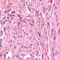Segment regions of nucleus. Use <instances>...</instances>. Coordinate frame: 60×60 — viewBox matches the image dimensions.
I'll return each mask as SVG.
<instances>
[{"instance_id":"f03ea898","label":"nucleus","mask_w":60,"mask_h":60,"mask_svg":"<svg viewBox=\"0 0 60 60\" xmlns=\"http://www.w3.org/2000/svg\"><path fill=\"white\" fill-rule=\"evenodd\" d=\"M50 9H51L50 8H49V12L50 11Z\"/></svg>"},{"instance_id":"cd10ccee","label":"nucleus","mask_w":60,"mask_h":60,"mask_svg":"<svg viewBox=\"0 0 60 60\" xmlns=\"http://www.w3.org/2000/svg\"><path fill=\"white\" fill-rule=\"evenodd\" d=\"M40 13L41 15H42V14H41V13L40 12Z\"/></svg>"},{"instance_id":"ea45409f","label":"nucleus","mask_w":60,"mask_h":60,"mask_svg":"<svg viewBox=\"0 0 60 60\" xmlns=\"http://www.w3.org/2000/svg\"><path fill=\"white\" fill-rule=\"evenodd\" d=\"M38 12V11H37V12H36V13H37V12Z\"/></svg>"},{"instance_id":"8fccbe9b","label":"nucleus","mask_w":60,"mask_h":60,"mask_svg":"<svg viewBox=\"0 0 60 60\" xmlns=\"http://www.w3.org/2000/svg\"><path fill=\"white\" fill-rule=\"evenodd\" d=\"M15 49H16V47H15Z\"/></svg>"},{"instance_id":"5701e85b","label":"nucleus","mask_w":60,"mask_h":60,"mask_svg":"<svg viewBox=\"0 0 60 60\" xmlns=\"http://www.w3.org/2000/svg\"><path fill=\"white\" fill-rule=\"evenodd\" d=\"M28 8L30 10V8H29V7H28Z\"/></svg>"},{"instance_id":"0e129e2a","label":"nucleus","mask_w":60,"mask_h":60,"mask_svg":"<svg viewBox=\"0 0 60 60\" xmlns=\"http://www.w3.org/2000/svg\"><path fill=\"white\" fill-rule=\"evenodd\" d=\"M30 45H31V46H32V44H31Z\"/></svg>"},{"instance_id":"f8f14e48","label":"nucleus","mask_w":60,"mask_h":60,"mask_svg":"<svg viewBox=\"0 0 60 60\" xmlns=\"http://www.w3.org/2000/svg\"><path fill=\"white\" fill-rule=\"evenodd\" d=\"M7 19H10V18H9V17H8L7 18Z\"/></svg>"},{"instance_id":"393cba45","label":"nucleus","mask_w":60,"mask_h":60,"mask_svg":"<svg viewBox=\"0 0 60 60\" xmlns=\"http://www.w3.org/2000/svg\"><path fill=\"white\" fill-rule=\"evenodd\" d=\"M27 3H28V2H26V4H27Z\"/></svg>"},{"instance_id":"f704fd0d","label":"nucleus","mask_w":60,"mask_h":60,"mask_svg":"<svg viewBox=\"0 0 60 60\" xmlns=\"http://www.w3.org/2000/svg\"><path fill=\"white\" fill-rule=\"evenodd\" d=\"M6 22H7V20H6Z\"/></svg>"},{"instance_id":"c03bdc74","label":"nucleus","mask_w":60,"mask_h":60,"mask_svg":"<svg viewBox=\"0 0 60 60\" xmlns=\"http://www.w3.org/2000/svg\"><path fill=\"white\" fill-rule=\"evenodd\" d=\"M33 20L34 21V19H33Z\"/></svg>"},{"instance_id":"4d7b16f0","label":"nucleus","mask_w":60,"mask_h":60,"mask_svg":"<svg viewBox=\"0 0 60 60\" xmlns=\"http://www.w3.org/2000/svg\"><path fill=\"white\" fill-rule=\"evenodd\" d=\"M17 56V57H18L19 56Z\"/></svg>"},{"instance_id":"680f3d73","label":"nucleus","mask_w":60,"mask_h":60,"mask_svg":"<svg viewBox=\"0 0 60 60\" xmlns=\"http://www.w3.org/2000/svg\"><path fill=\"white\" fill-rule=\"evenodd\" d=\"M10 58V57H9L8 58Z\"/></svg>"},{"instance_id":"37998d69","label":"nucleus","mask_w":60,"mask_h":60,"mask_svg":"<svg viewBox=\"0 0 60 60\" xmlns=\"http://www.w3.org/2000/svg\"><path fill=\"white\" fill-rule=\"evenodd\" d=\"M2 56V54H1L0 55V56Z\"/></svg>"},{"instance_id":"a19ab883","label":"nucleus","mask_w":60,"mask_h":60,"mask_svg":"<svg viewBox=\"0 0 60 60\" xmlns=\"http://www.w3.org/2000/svg\"><path fill=\"white\" fill-rule=\"evenodd\" d=\"M58 2H59L60 1V0H58Z\"/></svg>"},{"instance_id":"9b49d317","label":"nucleus","mask_w":60,"mask_h":60,"mask_svg":"<svg viewBox=\"0 0 60 60\" xmlns=\"http://www.w3.org/2000/svg\"><path fill=\"white\" fill-rule=\"evenodd\" d=\"M54 29V28L52 29V32H53V31Z\"/></svg>"},{"instance_id":"412c9836","label":"nucleus","mask_w":60,"mask_h":60,"mask_svg":"<svg viewBox=\"0 0 60 60\" xmlns=\"http://www.w3.org/2000/svg\"><path fill=\"white\" fill-rule=\"evenodd\" d=\"M48 25H49V22L48 23Z\"/></svg>"},{"instance_id":"bf43d9fd","label":"nucleus","mask_w":60,"mask_h":60,"mask_svg":"<svg viewBox=\"0 0 60 60\" xmlns=\"http://www.w3.org/2000/svg\"><path fill=\"white\" fill-rule=\"evenodd\" d=\"M21 37H23V36H21Z\"/></svg>"},{"instance_id":"49530a36","label":"nucleus","mask_w":60,"mask_h":60,"mask_svg":"<svg viewBox=\"0 0 60 60\" xmlns=\"http://www.w3.org/2000/svg\"><path fill=\"white\" fill-rule=\"evenodd\" d=\"M49 2V1H48V3Z\"/></svg>"},{"instance_id":"ddd939ff","label":"nucleus","mask_w":60,"mask_h":60,"mask_svg":"<svg viewBox=\"0 0 60 60\" xmlns=\"http://www.w3.org/2000/svg\"><path fill=\"white\" fill-rule=\"evenodd\" d=\"M15 11H14V12H13V14H15Z\"/></svg>"},{"instance_id":"2eb2a0df","label":"nucleus","mask_w":60,"mask_h":60,"mask_svg":"<svg viewBox=\"0 0 60 60\" xmlns=\"http://www.w3.org/2000/svg\"><path fill=\"white\" fill-rule=\"evenodd\" d=\"M58 26V23H57V26Z\"/></svg>"},{"instance_id":"b1692460","label":"nucleus","mask_w":60,"mask_h":60,"mask_svg":"<svg viewBox=\"0 0 60 60\" xmlns=\"http://www.w3.org/2000/svg\"><path fill=\"white\" fill-rule=\"evenodd\" d=\"M6 18V17H4V19H5V18Z\"/></svg>"},{"instance_id":"3c124183","label":"nucleus","mask_w":60,"mask_h":60,"mask_svg":"<svg viewBox=\"0 0 60 60\" xmlns=\"http://www.w3.org/2000/svg\"><path fill=\"white\" fill-rule=\"evenodd\" d=\"M46 56L47 55V53H46Z\"/></svg>"},{"instance_id":"4c0bfd02","label":"nucleus","mask_w":60,"mask_h":60,"mask_svg":"<svg viewBox=\"0 0 60 60\" xmlns=\"http://www.w3.org/2000/svg\"><path fill=\"white\" fill-rule=\"evenodd\" d=\"M20 50H21V49H20L19 50V51H20Z\"/></svg>"},{"instance_id":"a878e982","label":"nucleus","mask_w":60,"mask_h":60,"mask_svg":"<svg viewBox=\"0 0 60 60\" xmlns=\"http://www.w3.org/2000/svg\"><path fill=\"white\" fill-rule=\"evenodd\" d=\"M46 38H47V39H48V37H46Z\"/></svg>"},{"instance_id":"09e8293b","label":"nucleus","mask_w":60,"mask_h":60,"mask_svg":"<svg viewBox=\"0 0 60 60\" xmlns=\"http://www.w3.org/2000/svg\"><path fill=\"white\" fill-rule=\"evenodd\" d=\"M57 20H58L57 19H56V21H57Z\"/></svg>"},{"instance_id":"473e14b6","label":"nucleus","mask_w":60,"mask_h":60,"mask_svg":"<svg viewBox=\"0 0 60 60\" xmlns=\"http://www.w3.org/2000/svg\"><path fill=\"white\" fill-rule=\"evenodd\" d=\"M43 54L42 55V58H43Z\"/></svg>"},{"instance_id":"58836bf2","label":"nucleus","mask_w":60,"mask_h":60,"mask_svg":"<svg viewBox=\"0 0 60 60\" xmlns=\"http://www.w3.org/2000/svg\"><path fill=\"white\" fill-rule=\"evenodd\" d=\"M31 9H30V11H31Z\"/></svg>"},{"instance_id":"338daca9","label":"nucleus","mask_w":60,"mask_h":60,"mask_svg":"<svg viewBox=\"0 0 60 60\" xmlns=\"http://www.w3.org/2000/svg\"><path fill=\"white\" fill-rule=\"evenodd\" d=\"M13 53H14V51H13Z\"/></svg>"},{"instance_id":"69168bd1","label":"nucleus","mask_w":60,"mask_h":60,"mask_svg":"<svg viewBox=\"0 0 60 60\" xmlns=\"http://www.w3.org/2000/svg\"><path fill=\"white\" fill-rule=\"evenodd\" d=\"M39 23H41V22H39Z\"/></svg>"},{"instance_id":"c85d7f7f","label":"nucleus","mask_w":60,"mask_h":60,"mask_svg":"<svg viewBox=\"0 0 60 60\" xmlns=\"http://www.w3.org/2000/svg\"><path fill=\"white\" fill-rule=\"evenodd\" d=\"M12 16H13V17H14L15 16V15H12Z\"/></svg>"},{"instance_id":"a211bd4d","label":"nucleus","mask_w":60,"mask_h":60,"mask_svg":"<svg viewBox=\"0 0 60 60\" xmlns=\"http://www.w3.org/2000/svg\"><path fill=\"white\" fill-rule=\"evenodd\" d=\"M30 25H31V26H33V25L32 24H31V23H30Z\"/></svg>"},{"instance_id":"864d4df0","label":"nucleus","mask_w":60,"mask_h":60,"mask_svg":"<svg viewBox=\"0 0 60 60\" xmlns=\"http://www.w3.org/2000/svg\"><path fill=\"white\" fill-rule=\"evenodd\" d=\"M38 45H39V44H38Z\"/></svg>"},{"instance_id":"4be33fe9","label":"nucleus","mask_w":60,"mask_h":60,"mask_svg":"<svg viewBox=\"0 0 60 60\" xmlns=\"http://www.w3.org/2000/svg\"><path fill=\"white\" fill-rule=\"evenodd\" d=\"M4 56L5 57H6V56L5 55V54H4Z\"/></svg>"},{"instance_id":"bb28decb","label":"nucleus","mask_w":60,"mask_h":60,"mask_svg":"<svg viewBox=\"0 0 60 60\" xmlns=\"http://www.w3.org/2000/svg\"><path fill=\"white\" fill-rule=\"evenodd\" d=\"M52 52H53V48L52 49Z\"/></svg>"},{"instance_id":"6ab92c4d","label":"nucleus","mask_w":60,"mask_h":60,"mask_svg":"<svg viewBox=\"0 0 60 60\" xmlns=\"http://www.w3.org/2000/svg\"><path fill=\"white\" fill-rule=\"evenodd\" d=\"M17 25H19V22H18L17 23Z\"/></svg>"},{"instance_id":"7ed1b4c3","label":"nucleus","mask_w":60,"mask_h":60,"mask_svg":"<svg viewBox=\"0 0 60 60\" xmlns=\"http://www.w3.org/2000/svg\"><path fill=\"white\" fill-rule=\"evenodd\" d=\"M3 33V30H2L1 31V34H2Z\"/></svg>"},{"instance_id":"c756f323","label":"nucleus","mask_w":60,"mask_h":60,"mask_svg":"<svg viewBox=\"0 0 60 60\" xmlns=\"http://www.w3.org/2000/svg\"><path fill=\"white\" fill-rule=\"evenodd\" d=\"M13 19V17L11 18V19Z\"/></svg>"},{"instance_id":"aec40b11","label":"nucleus","mask_w":60,"mask_h":60,"mask_svg":"<svg viewBox=\"0 0 60 60\" xmlns=\"http://www.w3.org/2000/svg\"><path fill=\"white\" fill-rule=\"evenodd\" d=\"M48 13H47L46 14V16H47V15H48Z\"/></svg>"},{"instance_id":"6e6d98bb","label":"nucleus","mask_w":60,"mask_h":60,"mask_svg":"<svg viewBox=\"0 0 60 60\" xmlns=\"http://www.w3.org/2000/svg\"><path fill=\"white\" fill-rule=\"evenodd\" d=\"M10 15V14H8V15Z\"/></svg>"},{"instance_id":"9d476101","label":"nucleus","mask_w":60,"mask_h":60,"mask_svg":"<svg viewBox=\"0 0 60 60\" xmlns=\"http://www.w3.org/2000/svg\"><path fill=\"white\" fill-rule=\"evenodd\" d=\"M1 23L2 25V20H1Z\"/></svg>"},{"instance_id":"1a4fd4ad","label":"nucleus","mask_w":60,"mask_h":60,"mask_svg":"<svg viewBox=\"0 0 60 60\" xmlns=\"http://www.w3.org/2000/svg\"><path fill=\"white\" fill-rule=\"evenodd\" d=\"M52 26H54V23H52Z\"/></svg>"},{"instance_id":"423d86ee","label":"nucleus","mask_w":60,"mask_h":60,"mask_svg":"<svg viewBox=\"0 0 60 60\" xmlns=\"http://www.w3.org/2000/svg\"><path fill=\"white\" fill-rule=\"evenodd\" d=\"M48 20H49V19H50V17H49V18H48Z\"/></svg>"},{"instance_id":"7c9ffc66","label":"nucleus","mask_w":60,"mask_h":60,"mask_svg":"<svg viewBox=\"0 0 60 60\" xmlns=\"http://www.w3.org/2000/svg\"><path fill=\"white\" fill-rule=\"evenodd\" d=\"M18 17H20V15H18Z\"/></svg>"},{"instance_id":"de8ad7c7","label":"nucleus","mask_w":60,"mask_h":60,"mask_svg":"<svg viewBox=\"0 0 60 60\" xmlns=\"http://www.w3.org/2000/svg\"><path fill=\"white\" fill-rule=\"evenodd\" d=\"M23 3H25V1H23Z\"/></svg>"},{"instance_id":"774afa93","label":"nucleus","mask_w":60,"mask_h":60,"mask_svg":"<svg viewBox=\"0 0 60 60\" xmlns=\"http://www.w3.org/2000/svg\"><path fill=\"white\" fill-rule=\"evenodd\" d=\"M33 17H34V15H33Z\"/></svg>"},{"instance_id":"6e6552de","label":"nucleus","mask_w":60,"mask_h":60,"mask_svg":"<svg viewBox=\"0 0 60 60\" xmlns=\"http://www.w3.org/2000/svg\"><path fill=\"white\" fill-rule=\"evenodd\" d=\"M6 12H7V11H5L4 12V13H6Z\"/></svg>"},{"instance_id":"e433bc0d","label":"nucleus","mask_w":60,"mask_h":60,"mask_svg":"<svg viewBox=\"0 0 60 60\" xmlns=\"http://www.w3.org/2000/svg\"><path fill=\"white\" fill-rule=\"evenodd\" d=\"M53 56L54 57V53H53Z\"/></svg>"},{"instance_id":"c9c22d12","label":"nucleus","mask_w":60,"mask_h":60,"mask_svg":"<svg viewBox=\"0 0 60 60\" xmlns=\"http://www.w3.org/2000/svg\"><path fill=\"white\" fill-rule=\"evenodd\" d=\"M10 17H11V15H10Z\"/></svg>"},{"instance_id":"72a5a7b5","label":"nucleus","mask_w":60,"mask_h":60,"mask_svg":"<svg viewBox=\"0 0 60 60\" xmlns=\"http://www.w3.org/2000/svg\"><path fill=\"white\" fill-rule=\"evenodd\" d=\"M21 20L22 19V17H21L20 18Z\"/></svg>"},{"instance_id":"dca6fc26","label":"nucleus","mask_w":60,"mask_h":60,"mask_svg":"<svg viewBox=\"0 0 60 60\" xmlns=\"http://www.w3.org/2000/svg\"><path fill=\"white\" fill-rule=\"evenodd\" d=\"M57 53V52H56V51H55V54H56Z\"/></svg>"},{"instance_id":"0eeeda50","label":"nucleus","mask_w":60,"mask_h":60,"mask_svg":"<svg viewBox=\"0 0 60 60\" xmlns=\"http://www.w3.org/2000/svg\"><path fill=\"white\" fill-rule=\"evenodd\" d=\"M5 21L3 23V25H4V24H5Z\"/></svg>"},{"instance_id":"a18cd8bd","label":"nucleus","mask_w":60,"mask_h":60,"mask_svg":"<svg viewBox=\"0 0 60 60\" xmlns=\"http://www.w3.org/2000/svg\"><path fill=\"white\" fill-rule=\"evenodd\" d=\"M11 23V22H10V23Z\"/></svg>"},{"instance_id":"052dcab7","label":"nucleus","mask_w":60,"mask_h":60,"mask_svg":"<svg viewBox=\"0 0 60 60\" xmlns=\"http://www.w3.org/2000/svg\"><path fill=\"white\" fill-rule=\"evenodd\" d=\"M56 17L57 18V16H56Z\"/></svg>"},{"instance_id":"4468645a","label":"nucleus","mask_w":60,"mask_h":60,"mask_svg":"<svg viewBox=\"0 0 60 60\" xmlns=\"http://www.w3.org/2000/svg\"><path fill=\"white\" fill-rule=\"evenodd\" d=\"M13 13V11H12L11 12V13H12H12Z\"/></svg>"},{"instance_id":"5fc2aeb1","label":"nucleus","mask_w":60,"mask_h":60,"mask_svg":"<svg viewBox=\"0 0 60 60\" xmlns=\"http://www.w3.org/2000/svg\"><path fill=\"white\" fill-rule=\"evenodd\" d=\"M8 7H10V6H8Z\"/></svg>"},{"instance_id":"79ce46f5","label":"nucleus","mask_w":60,"mask_h":60,"mask_svg":"<svg viewBox=\"0 0 60 60\" xmlns=\"http://www.w3.org/2000/svg\"><path fill=\"white\" fill-rule=\"evenodd\" d=\"M7 33L6 32V33H5V35Z\"/></svg>"},{"instance_id":"f3484780","label":"nucleus","mask_w":60,"mask_h":60,"mask_svg":"<svg viewBox=\"0 0 60 60\" xmlns=\"http://www.w3.org/2000/svg\"><path fill=\"white\" fill-rule=\"evenodd\" d=\"M0 47L1 48H2V45H1V44H0Z\"/></svg>"},{"instance_id":"13d9d810","label":"nucleus","mask_w":60,"mask_h":60,"mask_svg":"<svg viewBox=\"0 0 60 60\" xmlns=\"http://www.w3.org/2000/svg\"><path fill=\"white\" fill-rule=\"evenodd\" d=\"M20 58H21V57H19V59H20Z\"/></svg>"},{"instance_id":"f257e3e1","label":"nucleus","mask_w":60,"mask_h":60,"mask_svg":"<svg viewBox=\"0 0 60 60\" xmlns=\"http://www.w3.org/2000/svg\"><path fill=\"white\" fill-rule=\"evenodd\" d=\"M4 32H5L6 31V28H4Z\"/></svg>"},{"instance_id":"39448f33","label":"nucleus","mask_w":60,"mask_h":60,"mask_svg":"<svg viewBox=\"0 0 60 60\" xmlns=\"http://www.w3.org/2000/svg\"><path fill=\"white\" fill-rule=\"evenodd\" d=\"M2 39H0V42H1V41H2Z\"/></svg>"},{"instance_id":"20e7f679","label":"nucleus","mask_w":60,"mask_h":60,"mask_svg":"<svg viewBox=\"0 0 60 60\" xmlns=\"http://www.w3.org/2000/svg\"><path fill=\"white\" fill-rule=\"evenodd\" d=\"M56 36H55V37L54 38V40H55V38H56Z\"/></svg>"},{"instance_id":"e2e57ef3","label":"nucleus","mask_w":60,"mask_h":60,"mask_svg":"<svg viewBox=\"0 0 60 60\" xmlns=\"http://www.w3.org/2000/svg\"><path fill=\"white\" fill-rule=\"evenodd\" d=\"M1 42H0V44H1Z\"/></svg>"},{"instance_id":"2f4dec72","label":"nucleus","mask_w":60,"mask_h":60,"mask_svg":"<svg viewBox=\"0 0 60 60\" xmlns=\"http://www.w3.org/2000/svg\"><path fill=\"white\" fill-rule=\"evenodd\" d=\"M59 34H60V30H59Z\"/></svg>"},{"instance_id":"603ef678","label":"nucleus","mask_w":60,"mask_h":60,"mask_svg":"<svg viewBox=\"0 0 60 60\" xmlns=\"http://www.w3.org/2000/svg\"><path fill=\"white\" fill-rule=\"evenodd\" d=\"M57 4H59V3H58Z\"/></svg>"}]
</instances>
